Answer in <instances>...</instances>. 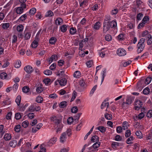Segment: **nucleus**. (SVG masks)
<instances>
[{
  "label": "nucleus",
  "mask_w": 152,
  "mask_h": 152,
  "mask_svg": "<svg viewBox=\"0 0 152 152\" xmlns=\"http://www.w3.org/2000/svg\"><path fill=\"white\" fill-rule=\"evenodd\" d=\"M145 40V39L143 38H142L139 40L137 45L138 49L137 51L138 53H140L143 50L145 47L144 44Z\"/></svg>",
  "instance_id": "obj_1"
},
{
  "label": "nucleus",
  "mask_w": 152,
  "mask_h": 152,
  "mask_svg": "<svg viewBox=\"0 0 152 152\" xmlns=\"http://www.w3.org/2000/svg\"><path fill=\"white\" fill-rule=\"evenodd\" d=\"M142 102L138 100H136L135 102V109L137 110H138L140 108L142 107Z\"/></svg>",
  "instance_id": "obj_2"
},
{
  "label": "nucleus",
  "mask_w": 152,
  "mask_h": 152,
  "mask_svg": "<svg viewBox=\"0 0 152 152\" xmlns=\"http://www.w3.org/2000/svg\"><path fill=\"white\" fill-rule=\"evenodd\" d=\"M24 70L27 73L30 74L33 72L34 69L31 66L27 65L24 67Z\"/></svg>",
  "instance_id": "obj_3"
},
{
  "label": "nucleus",
  "mask_w": 152,
  "mask_h": 152,
  "mask_svg": "<svg viewBox=\"0 0 152 152\" xmlns=\"http://www.w3.org/2000/svg\"><path fill=\"white\" fill-rule=\"evenodd\" d=\"M117 53L120 56H123L126 54V52L123 48H119L118 49Z\"/></svg>",
  "instance_id": "obj_4"
},
{
  "label": "nucleus",
  "mask_w": 152,
  "mask_h": 152,
  "mask_svg": "<svg viewBox=\"0 0 152 152\" xmlns=\"http://www.w3.org/2000/svg\"><path fill=\"white\" fill-rule=\"evenodd\" d=\"M144 82L143 80H141L139 81L137 85L136 88L137 90L138 91L140 92L142 90L143 86L142 85V84Z\"/></svg>",
  "instance_id": "obj_5"
},
{
  "label": "nucleus",
  "mask_w": 152,
  "mask_h": 152,
  "mask_svg": "<svg viewBox=\"0 0 152 152\" xmlns=\"http://www.w3.org/2000/svg\"><path fill=\"white\" fill-rule=\"evenodd\" d=\"M110 28L107 22H104L103 29V33H106L109 29Z\"/></svg>",
  "instance_id": "obj_6"
},
{
  "label": "nucleus",
  "mask_w": 152,
  "mask_h": 152,
  "mask_svg": "<svg viewBox=\"0 0 152 152\" xmlns=\"http://www.w3.org/2000/svg\"><path fill=\"white\" fill-rule=\"evenodd\" d=\"M132 102V99L131 97L128 96L126 99V102H124L122 104V107H125V104H127V105L130 104Z\"/></svg>",
  "instance_id": "obj_7"
},
{
  "label": "nucleus",
  "mask_w": 152,
  "mask_h": 152,
  "mask_svg": "<svg viewBox=\"0 0 152 152\" xmlns=\"http://www.w3.org/2000/svg\"><path fill=\"white\" fill-rule=\"evenodd\" d=\"M58 82L61 86H63L66 85L67 80L65 78H62L60 80H58Z\"/></svg>",
  "instance_id": "obj_8"
},
{
  "label": "nucleus",
  "mask_w": 152,
  "mask_h": 152,
  "mask_svg": "<svg viewBox=\"0 0 152 152\" xmlns=\"http://www.w3.org/2000/svg\"><path fill=\"white\" fill-rule=\"evenodd\" d=\"M110 27L115 28L117 26L116 22L115 20H112V21L107 22Z\"/></svg>",
  "instance_id": "obj_9"
},
{
  "label": "nucleus",
  "mask_w": 152,
  "mask_h": 152,
  "mask_svg": "<svg viewBox=\"0 0 152 152\" xmlns=\"http://www.w3.org/2000/svg\"><path fill=\"white\" fill-rule=\"evenodd\" d=\"M36 103H34L32 105H31L28 109L29 111L30 112H34L36 111Z\"/></svg>",
  "instance_id": "obj_10"
},
{
  "label": "nucleus",
  "mask_w": 152,
  "mask_h": 152,
  "mask_svg": "<svg viewBox=\"0 0 152 152\" xmlns=\"http://www.w3.org/2000/svg\"><path fill=\"white\" fill-rule=\"evenodd\" d=\"M91 140L92 142H96L99 141V138L97 136H93L91 137Z\"/></svg>",
  "instance_id": "obj_11"
},
{
  "label": "nucleus",
  "mask_w": 152,
  "mask_h": 152,
  "mask_svg": "<svg viewBox=\"0 0 152 152\" xmlns=\"http://www.w3.org/2000/svg\"><path fill=\"white\" fill-rule=\"evenodd\" d=\"M129 126V124L127 121H124L123 123L122 128L123 130H126V129H128Z\"/></svg>",
  "instance_id": "obj_12"
},
{
  "label": "nucleus",
  "mask_w": 152,
  "mask_h": 152,
  "mask_svg": "<svg viewBox=\"0 0 152 152\" xmlns=\"http://www.w3.org/2000/svg\"><path fill=\"white\" fill-rule=\"evenodd\" d=\"M66 133L64 132L62 133L60 137V141L61 142L63 143L64 140L66 139L65 136Z\"/></svg>",
  "instance_id": "obj_13"
},
{
  "label": "nucleus",
  "mask_w": 152,
  "mask_h": 152,
  "mask_svg": "<svg viewBox=\"0 0 152 152\" xmlns=\"http://www.w3.org/2000/svg\"><path fill=\"white\" fill-rule=\"evenodd\" d=\"M96 129L99 130L102 133H104L106 131V128L102 126L97 127Z\"/></svg>",
  "instance_id": "obj_14"
},
{
  "label": "nucleus",
  "mask_w": 152,
  "mask_h": 152,
  "mask_svg": "<svg viewBox=\"0 0 152 152\" xmlns=\"http://www.w3.org/2000/svg\"><path fill=\"white\" fill-rule=\"evenodd\" d=\"M147 37L148 39L147 42V44L148 45H151L152 43V36L151 34H148Z\"/></svg>",
  "instance_id": "obj_15"
},
{
  "label": "nucleus",
  "mask_w": 152,
  "mask_h": 152,
  "mask_svg": "<svg viewBox=\"0 0 152 152\" xmlns=\"http://www.w3.org/2000/svg\"><path fill=\"white\" fill-rule=\"evenodd\" d=\"M63 22L62 19L60 18H57L55 20V23L56 25L61 24Z\"/></svg>",
  "instance_id": "obj_16"
},
{
  "label": "nucleus",
  "mask_w": 152,
  "mask_h": 152,
  "mask_svg": "<svg viewBox=\"0 0 152 152\" xmlns=\"http://www.w3.org/2000/svg\"><path fill=\"white\" fill-rule=\"evenodd\" d=\"M100 26V23L99 22H98L95 23L93 27L95 29L98 30L99 29Z\"/></svg>",
  "instance_id": "obj_17"
},
{
  "label": "nucleus",
  "mask_w": 152,
  "mask_h": 152,
  "mask_svg": "<svg viewBox=\"0 0 152 152\" xmlns=\"http://www.w3.org/2000/svg\"><path fill=\"white\" fill-rule=\"evenodd\" d=\"M17 141L15 140H14L11 141L10 142L9 145L11 147L14 148L15 147L16 145H17Z\"/></svg>",
  "instance_id": "obj_18"
},
{
  "label": "nucleus",
  "mask_w": 152,
  "mask_h": 152,
  "mask_svg": "<svg viewBox=\"0 0 152 152\" xmlns=\"http://www.w3.org/2000/svg\"><path fill=\"white\" fill-rule=\"evenodd\" d=\"M67 105V102L65 101H63L61 102L59 104V106L61 108H64L66 107Z\"/></svg>",
  "instance_id": "obj_19"
},
{
  "label": "nucleus",
  "mask_w": 152,
  "mask_h": 152,
  "mask_svg": "<svg viewBox=\"0 0 152 152\" xmlns=\"http://www.w3.org/2000/svg\"><path fill=\"white\" fill-rule=\"evenodd\" d=\"M23 11V9L22 7H19L16 8V12L18 14H21Z\"/></svg>",
  "instance_id": "obj_20"
},
{
  "label": "nucleus",
  "mask_w": 152,
  "mask_h": 152,
  "mask_svg": "<svg viewBox=\"0 0 152 152\" xmlns=\"http://www.w3.org/2000/svg\"><path fill=\"white\" fill-rule=\"evenodd\" d=\"M135 134L138 138L141 139L142 137V133L140 131H137L135 133Z\"/></svg>",
  "instance_id": "obj_21"
},
{
  "label": "nucleus",
  "mask_w": 152,
  "mask_h": 152,
  "mask_svg": "<svg viewBox=\"0 0 152 152\" xmlns=\"http://www.w3.org/2000/svg\"><path fill=\"white\" fill-rule=\"evenodd\" d=\"M56 41V39L55 37H52L50 39L49 41V43L51 44H54Z\"/></svg>",
  "instance_id": "obj_22"
},
{
  "label": "nucleus",
  "mask_w": 152,
  "mask_h": 152,
  "mask_svg": "<svg viewBox=\"0 0 152 152\" xmlns=\"http://www.w3.org/2000/svg\"><path fill=\"white\" fill-rule=\"evenodd\" d=\"M100 142H96L95 143L92 145V147L94 149H96L99 147L100 145Z\"/></svg>",
  "instance_id": "obj_23"
},
{
  "label": "nucleus",
  "mask_w": 152,
  "mask_h": 152,
  "mask_svg": "<svg viewBox=\"0 0 152 152\" xmlns=\"http://www.w3.org/2000/svg\"><path fill=\"white\" fill-rule=\"evenodd\" d=\"M4 139L5 140H10L11 139V136L10 134H5L4 136Z\"/></svg>",
  "instance_id": "obj_24"
},
{
  "label": "nucleus",
  "mask_w": 152,
  "mask_h": 152,
  "mask_svg": "<svg viewBox=\"0 0 152 152\" xmlns=\"http://www.w3.org/2000/svg\"><path fill=\"white\" fill-rule=\"evenodd\" d=\"M77 95V92L74 91L72 94V98L71 100V102L73 101L76 98Z\"/></svg>",
  "instance_id": "obj_25"
},
{
  "label": "nucleus",
  "mask_w": 152,
  "mask_h": 152,
  "mask_svg": "<svg viewBox=\"0 0 152 152\" xmlns=\"http://www.w3.org/2000/svg\"><path fill=\"white\" fill-rule=\"evenodd\" d=\"M21 97L20 96H18L15 99V102L18 106H19L21 101Z\"/></svg>",
  "instance_id": "obj_26"
},
{
  "label": "nucleus",
  "mask_w": 152,
  "mask_h": 152,
  "mask_svg": "<svg viewBox=\"0 0 152 152\" xmlns=\"http://www.w3.org/2000/svg\"><path fill=\"white\" fill-rule=\"evenodd\" d=\"M60 29L62 32H65L67 30V26L66 25H63L61 26Z\"/></svg>",
  "instance_id": "obj_27"
},
{
  "label": "nucleus",
  "mask_w": 152,
  "mask_h": 152,
  "mask_svg": "<svg viewBox=\"0 0 152 152\" xmlns=\"http://www.w3.org/2000/svg\"><path fill=\"white\" fill-rule=\"evenodd\" d=\"M23 92L25 93H27L29 92L30 90L29 88L27 86H25L22 88Z\"/></svg>",
  "instance_id": "obj_28"
},
{
  "label": "nucleus",
  "mask_w": 152,
  "mask_h": 152,
  "mask_svg": "<svg viewBox=\"0 0 152 152\" xmlns=\"http://www.w3.org/2000/svg\"><path fill=\"white\" fill-rule=\"evenodd\" d=\"M76 32V29L74 27H72L70 28L69 32L72 35L75 34Z\"/></svg>",
  "instance_id": "obj_29"
},
{
  "label": "nucleus",
  "mask_w": 152,
  "mask_h": 152,
  "mask_svg": "<svg viewBox=\"0 0 152 152\" xmlns=\"http://www.w3.org/2000/svg\"><path fill=\"white\" fill-rule=\"evenodd\" d=\"M150 91V89L148 87H146L143 90V92L144 94L145 95H147L149 94Z\"/></svg>",
  "instance_id": "obj_30"
},
{
  "label": "nucleus",
  "mask_w": 152,
  "mask_h": 152,
  "mask_svg": "<svg viewBox=\"0 0 152 152\" xmlns=\"http://www.w3.org/2000/svg\"><path fill=\"white\" fill-rule=\"evenodd\" d=\"M43 99L41 96H38L36 99V102L38 103H42V102Z\"/></svg>",
  "instance_id": "obj_31"
},
{
  "label": "nucleus",
  "mask_w": 152,
  "mask_h": 152,
  "mask_svg": "<svg viewBox=\"0 0 152 152\" xmlns=\"http://www.w3.org/2000/svg\"><path fill=\"white\" fill-rule=\"evenodd\" d=\"M23 26L22 25H18L17 27V30L19 32H21L23 31Z\"/></svg>",
  "instance_id": "obj_32"
},
{
  "label": "nucleus",
  "mask_w": 152,
  "mask_h": 152,
  "mask_svg": "<svg viewBox=\"0 0 152 152\" xmlns=\"http://www.w3.org/2000/svg\"><path fill=\"white\" fill-rule=\"evenodd\" d=\"M53 15V12L50 10L48 11L45 15L46 17H51Z\"/></svg>",
  "instance_id": "obj_33"
},
{
  "label": "nucleus",
  "mask_w": 152,
  "mask_h": 152,
  "mask_svg": "<svg viewBox=\"0 0 152 152\" xmlns=\"http://www.w3.org/2000/svg\"><path fill=\"white\" fill-rule=\"evenodd\" d=\"M119 40H122L124 39L125 38V34H121L118 36Z\"/></svg>",
  "instance_id": "obj_34"
},
{
  "label": "nucleus",
  "mask_w": 152,
  "mask_h": 152,
  "mask_svg": "<svg viewBox=\"0 0 152 152\" xmlns=\"http://www.w3.org/2000/svg\"><path fill=\"white\" fill-rule=\"evenodd\" d=\"M104 117L106 119L109 120H111L112 118V116L111 114L107 113L105 114Z\"/></svg>",
  "instance_id": "obj_35"
},
{
  "label": "nucleus",
  "mask_w": 152,
  "mask_h": 152,
  "mask_svg": "<svg viewBox=\"0 0 152 152\" xmlns=\"http://www.w3.org/2000/svg\"><path fill=\"white\" fill-rule=\"evenodd\" d=\"M36 10L35 8H33L30 9L29 11V13L30 14L32 15H34L36 12Z\"/></svg>",
  "instance_id": "obj_36"
},
{
  "label": "nucleus",
  "mask_w": 152,
  "mask_h": 152,
  "mask_svg": "<svg viewBox=\"0 0 152 152\" xmlns=\"http://www.w3.org/2000/svg\"><path fill=\"white\" fill-rule=\"evenodd\" d=\"M107 106L108 107L109 106V102H106L105 101L103 102L101 105V108L102 109H103L104 107Z\"/></svg>",
  "instance_id": "obj_37"
},
{
  "label": "nucleus",
  "mask_w": 152,
  "mask_h": 152,
  "mask_svg": "<svg viewBox=\"0 0 152 152\" xmlns=\"http://www.w3.org/2000/svg\"><path fill=\"white\" fill-rule=\"evenodd\" d=\"M29 124V122L27 121H26L23 122L22 124V126L24 128H26Z\"/></svg>",
  "instance_id": "obj_38"
},
{
  "label": "nucleus",
  "mask_w": 152,
  "mask_h": 152,
  "mask_svg": "<svg viewBox=\"0 0 152 152\" xmlns=\"http://www.w3.org/2000/svg\"><path fill=\"white\" fill-rule=\"evenodd\" d=\"M7 76V74L4 72L1 73L0 75V78L2 79H5Z\"/></svg>",
  "instance_id": "obj_39"
},
{
  "label": "nucleus",
  "mask_w": 152,
  "mask_h": 152,
  "mask_svg": "<svg viewBox=\"0 0 152 152\" xmlns=\"http://www.w3.org/2000/svg\"><path fill=\"white\" fill-rule=\"evenodd\" d=\"M151 77H148L146 79L144 82H145L146 84H148L151 82Z\"/></svg>",
  "instance_id": "obj_40"
},
{
  "label": "nucleus",
  "mask_w": 152,
  "mask_h": 152,
  "mask_svg": "<svg viewBox=\"0 0 152 152\" xmlns=\"http://www.w3.org/2000/svg\"><path fill=\"white\" fill-rule=\"evenodd\" d=\"M106 49L105 48H102L101 50V52L99 53L100 56L101 57H103L105 55V53L104 52L105 51V50Z\"/></svg>",
  "instance_id": "obj_41"
},
{
  "label": "nucleus",
  "mask_w": 152,
  "mask_h": 152,
  "mask_svg": "<svg viewBox=\"0 0 152 152\" xmlns=\"http://www.w3.org/2000/svg\"><path fill=\"white\" fill-rule=\"evenodd\" d=\"M78 108L76 106H75L72 107L71 109V111L72 113H76L78 111Z\"/></svg>",
  "instance_id": "obj_42"
},
{
  "label": "nucleus",
  "mask_w": 152,
  "mask_h": 152,
  "mask_svg": "<svg viewBox=\"0 0 152 152\" xmlns=\"http://www.w3.org/2000/svg\"><path fill=\"white\" fill-rule=\"evenodd\" d=\"M44 73L46 75H51L52 72L51 70L49 69H47L44 72Z\"/></svg>",
  "instance_id": "obj_43"
},
{
  "label": "nucleus",
  "mask_w": 152,
  "mask_h": 152,
  "mask_svg": "<svg viewBox=\"0 0 152 152\" xmlns=\"http://www.w3.org/2000/svg\"><path fill=\"white\" fill-rule=\"evenodd\" d=\"M105 39L106 41H110L111 40L112 37L110 35L108 34L105 36Z\"/></svg>",
  "instance_id": "obj_44"
},
{
  "label": "nucleus",
  "mask_w": 152,
  "mask_h": 152,
  "mask_svg": "<svg viewBox=\"0 0 152 152\" xmlns=\"http://www.w3.org/2000/svg\"><path fill=\"white\" fill-rule=\"evenodd\" d=\"M73 121V118L72 117H69L67 119V123L69 124H71Z\"/></svg>",
  "instance_id": "obj_45"
},
{
  "label": "nucleus",
  "mask_w": 152,
  "mask_h": 152,
  "mask_svg": "<svg viewBox=\"0 0 152 152\" xmlns=\"http://www.w3.org/2000/svg\"><path fill=\"white\" fill-rule=\"evenodd\" d=\"M27 16V15L26 14L22 15L19 18V20L22 21H23L26 18Z\"/></svg>",
  "instance_id": "obj_46"
},
{
  "label": "nucleus",
  "mask_w": 152,
  "mask_h": 152,
  "mask_svg": "<svg viewBox=\"0 0 152 152\" xmlns=\"http://www.w3.org/2000/svg\"><path fill=\"white\" fill-rule=\"evenodd\" d=\"M53 121H54V123L57 125V127H58V126L60 124V123L61 122V120L58 119H56L54 120H53Z\"/></svg>",
  "instance_id": "obj_47"
},
{
  "label": "nucleus",
  "mask_w": 152,
  "mask_h": 152,
  "mask_svg": "<svg viewBox=\"0 0 152 152\" xmlns=\"http://www.w3.org/2000/svg\"><path fill=\"white\" fill-rule=\"evenodd\" d=\"M31 46L33 48H36L38 46V42L37 41H34L32 43Z\"/></svg>",
  "instance_id": "obj_48"
},
{
  "label": "nucleus",
  "mask_w": 152,
  "mask_h": 152,
  "mask_svg": "<svg viewBox=\"0 0 152 152\" xmlns=\"http://www.w3.org/2000/svg\"><path fill=\"white\" fill-rule=\"evenodd\" d=\"M20 125H16L15 127V130L16 132H18L20 131Z\"/></svg>",
  "instance_id": "obj_49"
},
{
  "label": "nucleus",
  "mask_w": 152,
  "mask_h": 152,
  "mask_svg": "<svg viewBox=\"0 0 152 152\" xmlns=\"http://www.w3.org/2000/svg\"><path fill=\"white\" fill-rule=\"evenodd\" d=\"M31 36V34L29 32L26 33L24 36L25 39L26 40L28 39Z\"/></svg>",
  "instance_id": "obj_50"
},
{
  "label": "nucleus",
  "mask_w": 152,
  "mask_h": 152,
  "mask_svg": "<svg viewBox=\"0 0 152 152\" xmlns=\"http://www.w3.org/2000/svg\"><path fill=\"white\" fill-rule=\"evenodd\" d=\"M21 117V115L20 113H17L15 114V118L17 120H19Z\"/></svg>",
  "instance_id": "obj_51"
},
{
  "label": "nucleus",
  "mask_w": 152,
  "mask_h": 152,
  "mask_svg": "<svg viewBox=\"0 0 152 152\" xmlns=\"http://www.w3.org/2000/svg\"><path fill=\"white\" fill-rule=\"evenodd\" d=\"M80 75V72L78 71H77L75 72L73 74V76L76 78H77L79 77Z\"/></svg>",
  "instance_id": "obj_52"
},
{
  "label": "nucleus",
  "mask_w": 152,
  "mask_h": 152,
  "mask_svg": "<svg viewBox=\"0 0 152 152\" xmlns=\"http://www.w3.org/2000/svg\"><path fill=\"white\" fill-rule=\"evenodd\" d=\"M21 65V62L20 61H16L15 64V67L16 68H18L20 67Z\"/></svg>",
  "instance_id": "obj_53"
},
{
  "label": "nucleus",
  "mask_w": 152,
  "mask_h": 152,
  "mask_svg": "<svg viewBox=\"0 0 152 152\" xmlns=\"http://www.w3.org/2000/svg\"><path fill=\"white\" fill-rule=\"evenodd\" d=\"M10 26L9 23H3L2 24V27L4 29H7Z\"/></svg>",
  "instance_id": "obj_54"
},
{
  "label": "nucleus",
  "mask_w": 152,
  "mask_h": 152,
  "mask_svg": "<svg viewBox=\"0 0 152 152\" xmlns=\"http://www.w3.org/2000/svg\"><path fill=\"white\" fill-rule=\"evenodd\" d=\"M85 82V80H84L83 79L81 80L79 82L80 86L82 87L86 85Z\"/></svg>",
  "instance_id": "obj_55"
},
{
  "label": "nucleus",
  "mask_w": 152,
  "mask_h": 152,
  "mask_svg": "<svg viewBox=\"0 0 152 152\" xmlns=\"http://www.w3.org/2000/svg\"><path fill=\"white\" fill-rule=\"evenodd\" d=\"M123 129L122 127L120 126H118L116 128V131L118 133H121L122 132V130Z\"/></svg>",
  "instance_id": "obj_56"
},
{
  "label": "nucleus",
  "mask_w": 152,
  "mask_h": 152,
  "mask_svg": "<svg viewBox=\"0 0 152 152\" xmlns=\"http://www.w3.org/2000/svg\"><path fill=\"white\" fill-rule=\"evenodd\" d=\"M149 17L147 16H145L142 20V22H144L145 23L147 21H149Z\"/></svg>",
  "instance_id": "obj_57"
},
{
  "label": "nucleus",
  "mask_w": 152,
  "mask_h": 152,
  "mask_svg": "<svg viewBox=\"0 0 152 152\" xmlns=\"http://www.w3.org/2000/svg\"><path fill=\"white\" fill-rule=\"evenodd\" d=\"M120 145H121V144L120 143L117 142H113L111 145L112 148L114 147L116 148L117 146H119Z\"/></svg>",
  "instance_id": "obj_58"
},
{
  "label": "nucleus",
  "mask_w": 152,
  "mask_h": 152,
  "mask_svg": "<svg viewBox=\"0 0 152 152\" xmlns=\"http://www.w3.org/2000/svg\"><path fill=\"white\" fill-rule=\"evenodd\" d=\"M122 137L118 135H116L115 137V140L117 141H120L121 140Z\"/></svg>",
  "instance_id": "obj_59"
},
{
  "label": "nucleus",
  "mask_w": 152,
  "mask_h": 152,
  "mask_svg": "<svg viewBox=\"0 0 152 152\" xmlns=\"http://www.w3.org/2000/svg\"><path fill=\"white\" fill-rule=\"evenodd\" d=\"M147 116L148 118H151L152 117V110H149L147 113Z\"/></svg>",
  "instance_id": "obj_60"
},
{
  "label": "nucleus",
  "mask_w": 152,
  "mask_h": 152,
  "mask_svg": "<svg viewBox=\"0 0 152 152\" xmlns=\"http://www.w3.org/2000/svg\"><path fill=\"white\" fill-rule=\"evenodd\" d=\"M136 4L138 8H140V7L142 3V2L140 0H136Z\"/></svg>",
  "instance_id": "obj_61"
},
{
  "label": "nucleus",
  "mask_w": 152,
  "mask_h": 152,
  "mask_svg": "<svg viewBox=\"0 0 152 152\" xmlns=\"http://www.w3.org/2000/svg\"><path fill=\"white\" fill-rule=\"evenodd\" d=\"M143 15L142 13H140L137 15V20H139L141 19V17Z\"/></svg>",
  "instance_id": "obj_62"
},
{
  "label": "nucleus",
  "mask_w": 152,
  "mask_h": 152,
  "mask_svg": "<svg viewBox=\"0 0 152 152\" xmlns=\"http://www.w3.org/2000/svg\"><path fill=\"white\" fill-rule=\"evenodd\" d=\"M132 61L129 60L127 61L124 62L123 64V66L124 67H126L128 65L132 63Z\"/></svg>",
  "instance_id": "obj_63"
},
{
  "label": "nucleus",
  "mask_w": 152,
  "mask_h": 152,
  "mask_svg": "<svg viewBox=\"0 0 152 152\" xmlns=\"http://www.w3.org/2000/svg\"><path fill=\"white\" fill-rule=\"evenodd\" d=\"M43 90V88L41 87H38L36 89V91L38 93H41Z\"/></svg>",
  "instance_id": "obj_64"
}]
</instances>
